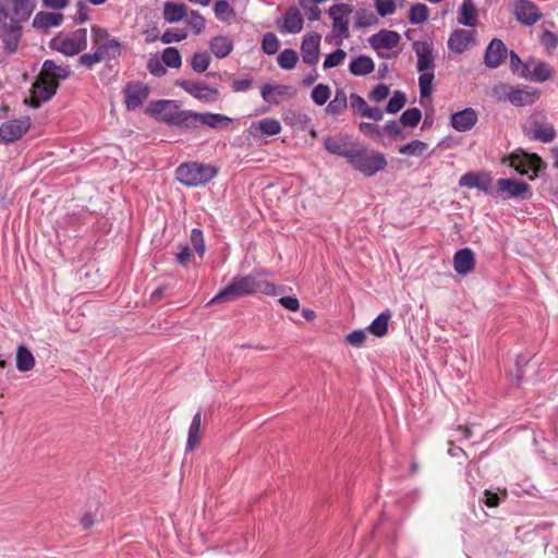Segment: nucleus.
<instances>
[{"label":"nucleus","instance_id":"7c9ffc66","mask_svg":"<svg viewBox=\"0 0 558 558\" xmlns=\"http://www.w3.org/2000/svg\"><path fill=\"white\" fill-rule=\"evenodd\" d=\"M202 413L196 412L192 418L187 433L186 451H193L201 441Z\"/></svg>","mask_w":558,"mask_h":558},{"label":"nucleus","instance_id":"6e6d98bb","mask_svg":"<svg viewBox=\"0 0 558 558\" xmlns=\"http://www.w3.org/2000/svg\"><path fill=\"white\" fill-rule=\"evenodd\" d=\"M377 23L376 15L367 10H359L355 14V27L365 28Z\"/></svg>","mask_w":558,"mask_h":558},{"label":"nucleus","instance_id":"37998d69","mask_svg":"<svg viewBox=\"0 0 558 558\" xmlns=\"http://www.w3.org/2000/svg\"><path fill=\"white\" fill-rule=\"evenodd\" d=\"M327 0H299V5L306 12L307 19L311 22L318 21L322 11L317 4L324 3Z\"/></svg>","mask_w":558,"mask_h":558},{"label":"nucleus","instance_id":"a878e982","mask_svg":"<svg viewBox=\"0 0 558 558\" xmlns=\"http://www.w3.org/2000/svg\"><path fill=\"white\" fill-rule=\"evenodd\" d=\"M12 14L10 19L20 22L21 24L28 21L36 8L35 0H11Z\"/></svg>","mask_w":558,"mask_h":558},{"label":"nucleus","instance_id":"9b49d317","mask_svg":"<svg viewBox=\"0 0 558 558\" xmlns=\"http://www.w3.org/2000/svg\"><path fill=\"white\" fill-rule=\"evenodd\" d=\"M29 118L10 120L0 126V140L4 143H12L21 138L29 129Z\"/></svg>","mask_w":558,"mask_h":558},{"label":"nucleus","instance_id":"7ed1b4c3","mask_svg":"<svg viewBox=\"0 0 558 558\" xmlns=\"http://www.w3.org/2000/svg\"><path fill=\"white\" fill-rule=\"evenodd\" d=\"M177 179L186 186L204 185L217 175V169L210 165L186 162L175 170Z\"/></svg>","mask_w":558,"mask_h":558},{"label":"nucleus","instance_id":"473e14b6","mask_svg":"<svg viewBox=\"0 0 558 558\" xmlns=\"http://www.w3.org/2000/svg\"><path fill=\"white\" fill-rule=\"evenodd\" d=\"M477 10L471 1H463L459 13L458 23L464 26L474 27L477 23Z\"/></svg>","mask_w":558,"mask_h":558},{"label":"nucleus","instance_id":"f3484780","mask_svg":"<svg viewBox=\"0 0 558 558\" xmlns=\"http://www.w3.org/2000/svg\"><path fill=\"white\" fill-rule=\"evenodd\" d=\"M514 12L517 20L526 26L535 24L542 17L537 5L530 0H517Z\"/></svg>","mask_w":558,"mask_h":558},{"label":"nucleus","instance_id":"5fc2aeb1","mask_svg":"<svg viewBox=\"0 0 558 558\" xmlns=\"http://www.w3.org/2000/svg\"><path fill=\"white\" fill-rule=\"evenodd\" d=\"M422 118L421 110L418 108L407 109L400 117V123L404 126H416Z\"/></svg>","mask_w":558,"mask_h":558},{"label":"nucleus","instance_id":"6e6552de","mask_svg":"<svg viewBox=\"0 0 558 558\" xmlns=\"http://www.w3.org/2000/svg\"><path fill=\"white\" fill-rule=\"evenodd\" d=\"M175 85L203 102H215L219 98V90L217 88L209 87L203 82L180 80L177 81Z\"/></svg>","mask_w":558,"mask_h":558},{"label":"nucleus","instance_id":"8fccbe9b","mask_svg":"<svg viewBox=\"0 0 558 558\" xmlns=\"http://www.w3.org/2000/svg\"><path fill=\"white\" fill-rule=\"evenodd\" d=\"M299 60L296 51L293 49H284L277 58L278 65L283 70H292Z\"/></svg>","mask_w":558,"mask_h":558},{"label":"nucleus","instance_id":"72a5a7b5","mask_svg":"<svg viewBox=\"0 0 558 558\" xmlns=\"http://www.w3.org/2000/svg\"><path fill=\"white\" fill-rule=\"evenodd\" d=\"M97 52L101 60H112L121 54V43L117 38H111L97 46Z\"/></svg>","mask_w":558,"mask_h":558},{"label":"nucleus","instance_id":"0e129e2a","mask_svg":"<svg viewBox=\"0 0 558 558\" xmlns=\"http://www.w3.org/2000/svg\"><path fill=\"white\" fill-rule=\"evenodd\" d=\"M377 13L380 16H388L396 12V2L393 0H374Z\"/></svg>","mask_w":558,"mask_h":558},{"label":"nucleus","instance_id":"052dcab7","mask_svg":"<svg viewBox=\"0 0 558 558\" xmlns=\"http://www.w3.org/2000/svg\"><path fill=\"white\" fill-rule=\"evenodd\" d=\"M262 49L265 53L271 56L279 49V39L274 33H266L263 36Z\"/></svg>","mask_w":558,"mask_h":558},{"label":"nucleus","instance_id":"49530a36","mask_svg":"<svg viewBox=\"0 0 558 558\" xmlns=\"http://www.w3.org/2000/svg\"><path fill=\"white\" fill-rule=\"evenodd\" d=\"M551 68L545 62H538L533 71L529 70V80L534 82H545L551 77Z\"/></svg>","mask_w":558,"mask_h":558},{"label":"nucleus","instance_id":"2eb2a0df","mask_svg":"<svg viewBox=\"0 0 558 558\" xmlns=\"http://www.w3.org/2000/svg\"><path fill=\"white\" fill-rule=\"evenodd\" d=\"M149 89L143 83L130 84L124 88V102L128 110H136L147 99Z\"/></svg>","mask_w":558,"mask_h":558},{"label":"nucleus","instance_id":"c9c22d12","mask_svg":"<svg viewBox=\"0 0 558 558\" xmlns=\"http://www.w3.org/2000/svg\"><path fill=\"white\" fill-rule=\"evenodd\" d=\"M348 107V97L342 89H337L335 97L326 107V112L330 116L341 114Z\"/></svg>","mask_w":558,"mask_h":558},{"label":"nucleus","instance_id":"c03bdc74","mask_svg":"<svg viewBox=\"0 0 558 558\" xmlns=\"http://www.w3.org/2000/svg\"><path fill=\"white\" fill-rule=\"evenodd\" d=\"M427 148H428L427 143L420 141V140H414V141H411L410 143L401 146L399 148V153L401 155H405V156L420 157L426 151Z\"/></svg>","mask_w":558,"mask_h":558},{"label":"nucleus","instance_id":"c756f323","mask_svg":"<svg viewBox=\"0 0 558 558\" xmlns=\"http://www.w3.org/2000/svg\"><path fill=\"white\" fill-rule=\"evenodd\" d=\"M209 47L218 59H223L233 50V40L228 36L219 35L210 40Z\"/></svg>","mask_w":558,"mask_h":558},{"label":"nucleus","instance_id":"0eeeda50","mask_svg":"<svg viewBox=\"0 0 558 558\" xmlns=\"http://www.w3.org/2000/svg\"><path fill=\"white\" fill-rule=\"evenodd\" d=\"M506 161L521 175L527 174L529 171L532 170L534 175L530 177V179L536 177L538 172L545 168L544 162L539 156L524 151L509 155Z\"/></svg>","mask_w":558,"mask_h":558},{"label":"nucleus","instance_id":"5701e85b","mask_svg":"<svg viewBox=\"0 0 558 558\" xmlns=\"http://www.w3.org/2000/svg\"><path fill=\"white\" fill-rule=\"evenodd\" d=\"M474 40V33L466 29H456L451 33L449 39H448V48L456 52V53H462L464 52L469 45Z\"/></svg>","mask_w":558,"mask_h":558},{"label":"nucleus","instance_id":"09e8293b","mask_svg":"<svg viewBox=\"0 0 558 558\" xmlns=\"http://www.w3.org/2000/svg\"><path fill=\"white\" fill-rule=\"evenodd\" d=\"M216 17L222 22L232 20L235 15L233 8L227 0H217L214 5Z\"/></svg>","mask_w":558,"mask_h":558},{"label":"nucleus","instance_id":"c85d7f7f","mask_svg":"<svg viewBox=\"0 0 558 558\" xmlns=\"http://www.w3.org/2000/svg\"><path fill=\"white\" fill-rule=\"evenodd\" d=\"M187 16V8L184 3L167 1L163 4V19L168 23H178Z\"/></svg>","mask_w":558,"mask_h":558},{"label":"nucleus","instance_id":"3c124183","mask_svg":"<svg viewBox=\"0 0 558 558\" xmlns=\"http://www.w3.org/2000/svg\"><path fill=\"white\" fill-rule=\"evenodd\" d=\"M210 64V56L206 51L195 52L191 58V66L196 73L205 72Z\"/></svg>","mask_w":558,"mask_h":558},{"label":"nucleus","instance_id":"13d9d810","mask_svg":"<svg viewBox=\"0 0 558 558\" xmlns=\"http://www.w3.org/2000/svg\"><path fill=\"white\" fill-rule=\"evenodd\" d=\"M407 102L405 94L401 90H397L393 93L392 97L389 99L386 110L389 113H397L400 111Z\"/></svg>","mask_w":558,"mask_h":558},{"label":"nucleus","instance_id":"6ab92c4d","mask_svg":"<svg viewBox=\"0 0 558 558\" xmlns=\"http://www.w3.org/2000/svg\"><path fill=\"white\" fill-rule=\"evenodd\" d=\"M541 96L539 89L527 85L513 86L510 102L517 107L535 104Z\"/></svg>","mask_w":558,"mask_h":558},{"label":"nucleus","instance_id":"a19ab883","mask_svg":"<svg viewBox=\"0 0 558 558\" xmlns=\"http://www.w3.org/2000/svg\"><path fill=\"white\" fill-rule=\"evenodd\" d=\"M532 131V137L542 143H550L556 137V131L551 125L535 123Z\"/></svg>","mask_w":558,"mask_h":558},{"label":"nucleus","instance_id":"f03ea898","mask_svg":"<svg viewBox=\"0 0 558 558\" xmlns=\"http://www.w3.org/2000/svg\"><path fill=\"white\" fill-rule=\"evenodd\" d=\"M349 163L365 177H373L387 167L386 156L380 151L356 147Z\"/></svg>","mask_w":558,"mask_h":558},{"label":"nucleus","instance_id":"69168bd1","mask_svg":"<svg viewBox=\"0 0 558 558\" xmlns=\"http://www.w3.org/2000/svg\"><path fill=\"white\" fill-rule=\"evenodd\" d=\"M191 243L195 250V252L202 258L205 253V243L203 238V232L199 229H193L191 232Z\"/></svg>","mask_w":558,"mask_h":558},{"label":"nucleus","instance_id":"864d4df0","mask_svg":"<svg viewBox=\"0 0 558 558\" xmlns=\"http://www.w3.org/2000/svg\"><path fill=\"white\" fill-rule=\"evenodd\" d=\"M258 129L265 135L272 136L281 132V124L272 118H265L258 122Z\"/></svg>","mask_w":558,"mask_h":558},{"label":"nucleus","instance_id":"bf43d9fd","mask_svg":"<svg viewBox=\"0 0 558 558\" xmlns=\"http://www.w3.org/2000/svg\"><path fill=\"white\" fill-rule=\"evenodd\" d=\"M513 86L506 83H498L493 87L492 96L497 101H510Z\"/></svg>","mask_w":558,"mask_h":558},{"label":"nucleus","instance_id":"a18cd8bd","mask_svg":"<svg viewBox=\"0 0 558 558\" xmlns=\"http://www.w3.org/2000/svg\"><path fill=\"white\" fill-rule=\"evenodd\" d=\"M418 87L420 95L422 98L429 97L433 92L434 70H427L426 72H420Z\"/></svg>","mask_w":558,"mask_h":558},{"label":"nucleus","instance_id":"4d7b16f0","mask_svg":"<svg viewBox=\"0 0 558 558\" xmlns=\"http://www.w3.org/2000/svg\"><path fill=\"white\" fill-rule=\"evenodd\" d=\"M510 68L513 73L521 77H529V64L522 62L520 57L514 52L510 51Z\"/></svg>","mask_w":558,"mask_h":558},{"label":"nucleus","instance_id":"dca6fc26","mask_svg":"<svg viewBox=\"0 0 558 558\" xmlns=\"http://www.w3.org/2000/svg\"><path fill=\"white\" fill-rule=\"evenodd\" d=\"M508 49L502 40L494 38L486 47L484 63L489 69L498 68L506 59Z\"/></svg>","mask_w":558,"mask_h":558},{"label":"nucleus","instance_id":"e2e57ef3","mask_svg":"<svg viewBox=\"0 0 558 558\" xmlns=\"http://www.w3.org/2000/svg\"><path fill=\"white\" fill-rule=\"evenodd\" d=\"M284 122L292 125V126H305L310 122V118L302 112L298 111H289L284 116Z\"/></svg>","mask_w":558,"mask_h":558},{"label":"nucleus","instance_id":"aec40b11","mask_svg":"<svg viewBox=\"0 0 558 558\" xmlns=\"http://www.w3.org/2000/svg\"><path fill=\"white\" fill-rule=\"evenodd\" d=\"M296 90L288 85H270L266 84L260 89L263 99L269 104L278 105L282 98H292Z\"/></svg>","mask_w":558,"mask_h":558},{"label":"nucleus","instance_id":"774afa93","mask_svg":"<svg viewBox=\"0 0 558 558\" xmlns=\"http://www.w3.org/2000/svg\"><path fill=\"white\" fill-rule=\"evenodd\" d=\"M541 44L546 48L547 51L551 52L558 46V36L550 31H545L542 34Z\"/></svg>","mask_w":558,"mask_h":558},{"label":"nucleus","instance_id":"603ef678","mask_svg":"<svg viewBox=\"0 0 558 558\" xmlns=\"http://www.w3.org/2000/svg\"><path fill=\"white\" fill-rule=\"evenodd\" d=\"M330 94H331V90H330L329 86L320 83L313 88V90L311 93V98L316 105L323 106L330 98Z\"/></svg>","mask_w":558,"mask_h":558},{"label":"nucleus","instance_id":"ea45409f","mask_svg":"<svg viewBox=\"0 0 558 558\" xmlns=\"http://www.w3.org/2000/svg\"><path fill=\"white\" fill-rule=\"evenodd\" d=\"M199 125H206L209 128H218L220 125H228L231 119L220 113H199Z\"/></svg>","mask_w":558,"mask_h":558},{"label":"nucleus","instance_id":"1a4fd4ad","mask_svg":"<svg viewBox=\"0 0 558 558\" xmlns=\"http://www.w3.org/2000/svg\"><path fill=\"white\" fill-rule=\"evenodd\" d=\"M58 87L59 84L56 80L40 74L33 86V107L37 108L41 101L50 100L57 93Z\"/></svg>","mask_w":558,"mask_h":558},{"label":"nucleus","instance_id":"2f4dec72","mask_svg":"<svg viewBox=\"0 0 558 558\" xmlns=\"http://www.w3.org/2000/svg\"><path fill=\"white\" fill-rule=\"evenodd\" d=\"M375 69V63L372 58L367 56H360L353 59L349 65L350 72L355 76H364L372 73Z\"/></svg>","mask_w":558,"mask_h":558},{"label":"nucleus","instance_id":"a211bd4d","mask_svg":"<svg viewBox=\"0 0 558 558\" xmlns=\"http://www.w3.org/2000/svg\"><path fill=\"white\" fill-rule=\"evenodd\" d=\"M401 40L398 32L389 29H380L378 33L372 35L368 39L369 46L376 50H390L396 48Z\"/></svg>","mask_w":558,"mask_h":558},{"label":"nucleus","instance_id":"ddd939ff","mask_svg":"<svg viewBox=\"0 0 558 558\" xmlns=\"http://www.w3.org/2000/svg\"><path fill=\"white\" fill-rule=\"evenodd\" d=\"M320 35L318 33H310L303 37L301 44V54L304 63L315 65L319 61Z\"/></svg>","mask_w":558,"mask_h":558},{"label":"nucleus","instance_id":"b1692460","mask_svg":"<svg viewBox=\"0 0 558 558\" xmlns=\"http://www.w3.org/2000/svg\"><path fill=\"white\" fill-rule=\"evenodd\" d=\"M475 266L474 253L471 248H462L456 252L453 256V267L459 275H468L473 271Z\"/></svg>","mask_w":558,"mask_h":558},{"label":"nucleus","instance_id":"f704fd0d","mask_svg":"<svg viewBox=\"0 0 558 558\" xmlns=\"http://www.w3.org/2000/svg\"><path fill=\"white\" fill-rule=\"evenodd\" d=\"M71 74L68 65H58L53 60H46L43 64L41 75H47L51 78L66 80Z\"/></svg>","mask_w":558,"mask_h":558},{"label":"nucleus","instance_id":"4468645a","mask_svg":"<svg viewBox=\"0 0 558 558\" xmlns=\"http://www.w3.org/2000/svg\"><path fill=\"white\" fill-rule=\"evenodd\" d=\"M304 19L299 8L295 5L289 7L278 28L281 34H298L303 29Z\"/></svg>","mask_w":558,"mask_h":558},{"label":"nucleus","instance_id":"cd10ccee","mask_svg":"<svg viewBox=\"0 0 558 558\" xmlns=\"http://www.w3.org/2000/svg\"><path fill=\"white\" fill-rule=\"evenodd\" d=\"M199 113L192 110H180L175 117L170 118L172 126L195 130L199 126Z\"/></svg>","mask_w":558,"mask_h":558},{"label":"nucleus","instance_id":"e433bc0d","mask_svg":"<svg viewBox=\"0 0 558 558\" xmlns=\"http://www.w3.org/2000/svg\"><path fill=\"white\" fill-rule=\"evenodd\" d=\"M172 101L170 100H158L150 107L151 112L160 114V119L171 125L170 118L175 117L180 110L171 109Z\"/></svg>","mask_w":558,"mask_h":558},{"label":"nucleus","instance_id":"20e7f679","mask_svg":"<svg viewBox=\"0 0 558 558\" xmlns=\"http://www.w3.org/2000/svg\"><path fill=\"white\" fill-rule=\"evenodd\" d=\"M22 39V24L10 19L5 1H0V40L9 53L17 51Z\"/></svg>","mask_w":558,"mask_h":558},{"label":"nucleus","instance_id":"4be33fe9","mask_svg":"<svg viewBox=\"0 0 558 558\" xmlns=\"http://www.w3.org/2000/svg\"><path fill=\"white\" fill-rule=\"evenodd\" d=\"M490 184L492 178L487 173L466 172L459 180L460 186L477 189L486 194L489 193Z\"/></svg>","mask_w":558,"mask_h":558},{"label":"nucleus","instance_id":"4c0bfd02","mask_svg":"<svg viewBox=\"0 0 558 558\" xmlns=\"http://www.w3.org/2000/svg\"><path fill=\"white\" fill-rule=\"evenodd\" d=\"M391 315L390 312H383L380 313L367 327V330L376 336V337H383L387 333L388 330V323Z\"/></svg>","mask_w":558,"mask_h":558},{"label":"nucleus","instance_id":"58836bf2","mask_svg":"<svg viewBox=\"0 0 558 558\" xmlns=\"http://www.w3.org/2000/svg\"><path fill=\"white\" fill-rule=\"evenodd\" d=\"M35 365L32 352L24 345L19 347L16 352V368L20 372H28Z\"/></svg>","mask_w":558,"mask_h":558},{"label":"nucleus","instance_id":"412c9836","mask_svg":"<svg viewBox=\"0 0 558 558\" xmlns=\"http://www.w3.org/2000/svg\"><path fill=\"white\" fill-rule=\"evenodd\" d=\"M477 120L476 111L473 108H465L451 114L450 124L458 132H468L476 124Z\"/></svg>","mask_w":558,"mask_h":558},{"label":"nucleus","instance_id":"bb28decb","mask_svg":"<svg viewBox=\"0 0 558 558\" xmlns=\"http://www.w3.org/2000/svg\"><path fill=\"white\" fill-rule=\"evenodd\" d=\"M63 21V14L57 12H38L33 20V27L47 31L50 27L59 26Z\"/></svg>","mask_w":558,"mask_h":558},{"label":"nucleus","instance_id":"de8ad7c7","mask_svg":"<svg viewBox=\"0 0 558 558\" xmlns=\"http://www.w3.org/2000/svg\"><path fill=\"white\" fill-rule=\"evenodd\" d=\"M161 60L166 66L172 69H179L182 64L180 51L174 47H168L163 49L161 53Z\"/></svg>","mask_w":558,"mask_h":558},{"label":"nucleus","instance_id":"423d86ee","mask_svg":"<svg viewBox=\"0 0 558 558\" xmlns=\"http://www.w3.org/2000/svg\"><path fill=\"white\" fill-rule=\"evenodd\" d=\"M51 48L65 56H75L87 47V31L78 28L64 38H54L50 43Z\"/></svg>","mask_w":558,"mask_h":558},{"label":"nucleus","instance_id":"79ce46f5","mask_svg":"<svg viewBox=\"0 0 558 558\" xmlns=\"http://www.w3.org/2000/svg\"><path fill=\"white\" fill-rule=\"evenodd\" d=\"M429 9L424 3H416L411 5L409 11V20L412 24H423L428 20Z\"/></svg>","mask_w":558,"mask_h":558},{"label":"nucleus","instance_id":"393cba45","mask_svg":"<svg viewBox=\"0 0 558 558\" xmlns=\"http://www.w3.org/2000/svg\"><path fill=\"white\" fill-rule=\"evenodd\" d=\"M324 146L328 153L347 158L348 162L353 157V153L356 148L342 138L329 136L324 138Z\"/></svg>","mask_w":558,"mask_h":558},{"label":"nucleus","instance_id":"f8f14e48","mask_svg":"<svg viewBox=\"0 0 558 558\" xmlns=\"http://www.w3.org/2000/svg\"><path fill=\"white\" fill-rule=\"evenodd\" d=\"M412 48L417 57L416 69L418 72L435 70V58L433 56V44L426 40H416Z\"/></svg>","mask_w":558,"mask_h":558},{"label":"nucleus","instance_id":"39448f33","mask_svg":"<svg viewBox=\"0 0 558 558\" xmlns=\"http://www.w3.org/2000/svg\"><path fill=\"white\" fill-rule=\"evenodd\" d=\"M353 13V7L349 3H336L328 10V15L332 20V34L336 37V44L341 45L344 39L350 37V14Z\"/></svg>","mask_w":558,"mask_h":558},{"label":"nucleus","instance_id":"f257e3e1","mask_svg":"<svg viewBox=\"0 0 558 558\" xmlns=\"http://www.w3.org/2000/svg\"><path fill=\"white\" fill-rule=\"evenodd\" d=\"M275 286L266 280L258 279L255 274L236 276L222 290H220L208 303L210 306L216 303L231 302L236 298L253 293L275 294Z\"/></svg>","mask_w":558,"mask_h":558},{"label":"nucleus","instance_id":"680f3d73","mask_svg":"<svg viewBox=\"0 0 558 558\" xmlns=\"http://www.w3.org/2000/svg\"><path fill=\"white\" fill-rule=\"evenodd\" d=\"M347 57V52L343 49H337L333 52L326 56L323 66L324 69H331L340 65Z\"/></svg>","mask_w":558,"mask_h":558},{"label":"nucleus","instance_id":"9d476101","mask_svg":"<svg viewBox=\"0 0 558 558\" xmlns=\"http://www.w3.org/2000/svg\"><path fill=\"white\" fill-rule=\"evenodd\" d=\"M498 192L506 193L504 198L530 199L532 197L531 186L514 179H500L497 181Z\"/></svg>","mask_w":558,"mask_h":558},{"label":"nucleus","instance_id":"338daca9","mask_svg":"<svg viewBox=\"0 0 558 558\" xmlns=\"http://www.w3.org/2000/svg\"><path fill=\"white\" fill-rule=\"evenodd\" d=\"M147 69L154 76L160 77L166 74V65L158 57H151L147 62Z\"/></svg>","mask_w":558,"mask_h":558}]
</instances>
